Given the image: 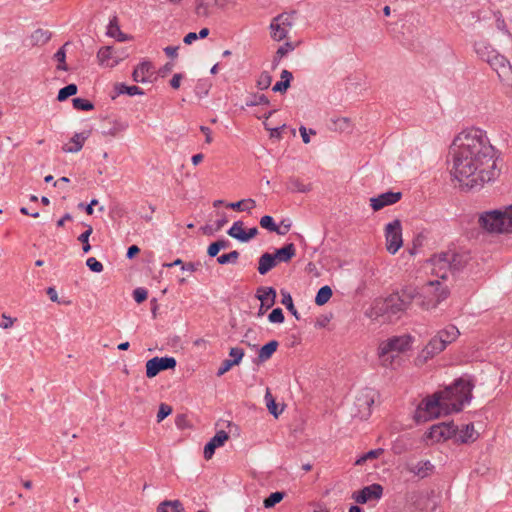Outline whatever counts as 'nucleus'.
<instances>
[{"instance_id": "nucleus-42", "label": "nucleus", "mask_w": 512, "mask_h": 512, "mask_svg": "<svg viewBox=\"0 0 512 512\" xmlns=\"http://www.w3.org/2000/svg\"><path fill=\"white\" fill-rule=\"evenodd\" d=\"M282 304L286 306V308L292 313L295 318H299L297 310L293 305V300L291 295L288 292L282 291Z\"/></svg>"}, {"instance_id": "nucleus-31", "label": "nucleus", "mask_w": 512, "mask_h": 512, "mask_svg": "<svg viewBox=\"0 0 512 512\" xmlns=\"http://www.w3.org/2000/svg\"><path fill=\"white\" fill-rule=\"evenodd\" d=\"M50 37L49 31L37 29L31 34V42L33 45H43L49 41Z\"/></svg>"}, {"instance_id": "nucleus-37", "label": "nucleus", "mask_w": 512, "mask_h": 512, "mask_svg": "<svg viewBox=\"0 0 512 512\" xmlns=\"http://www.w3.org/2000/svg\"><path fill=\"white\" fill-rule=\"evenodd\" d=\"M265 400H266V406H267L268 411L275 417H278V415L282 412V409L278 410L275 399L269 390L266 391Z\"/></svg>"}, {"instance_id": "nucleus-39", "label": "nucleus", "mask_w": 512, "mask_h": 512, "mask_svg": "<svg viewBox=\"0 0 512 512\" xmlns=\"http://www.w3.org/2000/svg\"><path fill=\"white\" fill-rule=\"evenodd\" d=\"M67 44H65L63 47H61L55 54H54V58L55 60L58 62V65H57V69L58 70H63V71H67L68 70V67L65 63V60H66V52H65V46Z\"/></svg>"}, {"instance_id": "nucleus-14", "label": "nucleus", "mask_w": 512, "mask_h": 512, "mask_svg": "<svg viewBox=\"0 0 512 512\" xmlns=\"http://www.w3.org/2000/svg\"><path fill=\"white\" fill-rule=\"evenodd\" d=\"M382 493L383 488L380 484H372L354 493L353 498L357 503L364 504L370 500L380 499Z\"/></svg>"}, {"instance_id": "nucleus-17", "label": "nucleus", "mask_w": 512, "mask_h": 512, "mask_svg": "<svg viewBox=\"0 0 512 512\" xmlns=\"http://www.w3.org/2000/svg\"><path fill=\"white\" fill-rule=\"evenodd\" d=\"M229 439V435L224 430L218 431L214 437L210 439V441L205 445L204 447V458L206 460H210L214 453L216 448L221 447L225 444V442Z\"/></svg>"}, {"instance_id": "nucleus-6", "label": "nucleus", "mask_w": 512, "mask_h": 512, "mask_svg": "<svg viewBox=\"0 0 512 512\" xmlns=\"http://www.w3.org/2000/svg\"><path fill=\"white\" fill-rule=\"evenodd\" d=\"M460 335L459 329L453 324H447L427 343L414 359L416 367H422L430 359L442 352L448 344L454 342Z\"/></svg>"}, {"instance_id": "nucleus-8", "label": "nucleus", "mask_w": 512, "mask_h": 512, "mask_svg": "<svg viewBox=\"0 0 512 512\" xmlns=\"http://www.w3.org/2000/svg\"><path fill=\"white\" fill-rule=\"evenodd\" d=\"M479 227L489 234L512 233V205L504 209L488 210L478 215Z\"/></svg>"}, {"instance_id": "nucleus-45", "label": "nucleus", "mask_w": 512, "mask_h": 512, "mask_svg": "<svg viewBox=\"0 0 512 512\" xmlns=\"http://www.w3.org/2000/svg\"><path fill=\"white\" fill-rule=\"evenodd\" d=\"M272 82V77L268 72H262L257 79V87L260 90L267 89Z\"/></svg>"}, {"instance_id": "nucleus-38", "label": "nucleus", "mask_w": 512, "mask_h": 512, "mask_svg": "<svg viewBox=\"0 0 512 512\" xmlns=\"http://www.w3.org/2000/svg\"><path fill=\"white\" fill-rule=\"evenodd\" d=\"M76 93H77V86L75 84H69L59 90L57 100L64 101L68 97L73 96Z\"/></svg>"}, {"instance_id": "nucleus-35", "label": "nucleus", "mask_w": 512, "mask_h": 512, "mask_svg": "<svg viewBox=\"0 0 512 512\" xmlns=\"http://www.w3.org/2000/svg\"><path fill=\"white\" fill-rule=\"evenodd\" d=\"M244 229H243V222L242 221H236L232 225V227L227 231L228 235L239 240L243 241L244 237Z\"/></svg>"}, {"instance_id": "nucleus-26", "label": "nucleus", "mask_w": 512, "mask_h": 512, "mask_svg": "<svg viewBox=\"0 0 512 512\" xmlns=\"http://www.w3.org/2000/svg\"><path fill=\"white\" fill-rule=\"evenodd\" d=\"M116 95L127 94L129 96L143 95L144 91L138 86H127L124 83L114 85Z\"/></svg>"}, {"instance_id": "nucleus-4", "label": "nucleus", "mask_w": 512, "mask_h": 512, "mask_svg": "<svg viewBox=\"0 0 512 512\" xmlns=\"http://www.w3.org/2000/svg\"><path fill=\"white\" fill-rule=\"evenodd\" d=\"M414 338L409 334L392 336L381 341L377 355L380 365L387 369H396L400 365V354L411 349Z\"/></svg>"}, {"instance_id": "nucleus-40", "label": "nucleus", "mask_w": 512, "mask_h": 512, "mask_svg": "<svg viewBox=\"0 0 512 512\" xmlns=\"http://www.w3.org/2000/svg\"><path fill=\"white\" fill-rule=\"evenodd\" d=\"M72 103H73V107L76 110L89 111L94 108V105L92 104V102H90L87 99H83V98H74L72 100Z\"/></svg>"}, {"instance_id": "nucleus-16", "label": "nucleus", "mask_w": 512, "mask_h": 512, "mask_svg": "<svg viewBox=\"0 0 512 512\" xmlns=\"http://www.w3.org/2000/svg\"><path fill=\"white\" fill-rule=\"evenodd\" d=\"M97 58L101 65H105L107 67H115L124 56L118 55L115 49L111 46H105L100 48L97 53Z\"/></svg>"}, {"instance_id": "nucleus-52", "label": "nucleus", "mask_w": 512, "mask_h": 512, "mask_svg": "<svg viewBox=\"0 0 512 512\" xmlns=\"http://www.w3.org/2000/svg\"><path fill=\"white\" fill-rule=\"evenodd\" d=\"M290 228H291V221L283 220V221H281V225L278 226V231H276V233L278 235H285L286 233H288Z\"/></svg>"}, {"instance_id": "nucleus-54", "label": "nucleus", "mask_w": 512, "mask_h": 512, "mask_svg": "<svg viewBox=\"0 0 512 512\" xmlns=\"http://www.w3.org/2000/svg\"><path fill=\"white\" fill-rule=\"evenodd\" d=\"M299 131H300V134H301L302 140H303V142H304L305 144H308V143L310 142V137H309V135H310V134H312V135H314V134H315V131H314V130H312V129H310V130H309V133H308L307 129H306L304 126H301V127H300V129H299Z\"/></svg>"}, {"instance_id": "nucleus-57", "label": "nucleus", "mask_w": 512, "mask_h": 512, "mask_svg": "<svg viewBox=\"0 0 512 512\" xmlns=\"http://www.w3.org/2000/svg\"><path fill=\"white\" fill-rule=\"evenodd\" d=\"M258 234V229L256 227L250 228L247 232H244V237L242 242H248L250 239L254 238Z\"/></svg>"}, {"instance_id": "nucleus-19", "label": "nucleus", "mask_w": 512, "mask_h": 512, "mask_svg": "<svg viewBox=\"0 0 512 512\" xmlns=\"http://www.w3.org/2000/svg\"><path fill=\"white\" fill-rule=\"evenodd\" d=\"M434 469V465L426 460L408 465V471L421 478L427 477Z\"/></svg>"}, {"instance_id": "nucleus-49", "label": "nucleus", "mask_w": 512, "mask_h": 512, "mask_svg": "<svg viewBox=\"0 0 512 512\" xmlns=\"http://www.w3.org/2000/svg\"><path fill=\"white\" fill-rule=\"evenodd\" d=\"M229 355L230 357H232V359H230L235 365H238L241 361V359L243 358L244 356V351L243 349L241 348H238V347H234V348H231L230 349V352H229Z\"/></svg>"}, {"instance_id": "nucleus-29", "label": "nucleus", "mask_w": 512, "mask_h": 512, "mask_svg": "<svg viewBox=\"0 0 512 512\" xmlns=\"http://www.w3.org/2000/svg\"><path fill=\"white\" fill-rule=\"evenodd\" d=\"M296 48V44L292 42H286L283 45H281L274 56L273 59V66H277L279 61L285 57L288 53L292 52Z\"/></svg>"}, {"instance_id": "nucleus-36", "label": "nucleus", "mask_w": 512, "mask_h": 512, "mask_svg": "<svg viewBox=\"0 0 512 512\" xmlns=\"http://www.w3.org/2000/svg\"><path fill=\"white\" fill-rule=\"evenodd\" d=\"M285 496V493L284 492H274L272 494H270L269 497L265 498L264 501H263V505L265 508L269 509V508H272L274 507L276 504H278L279 502H281L283 500Z\"/></svg>"}, {"instance_id": "nucleus-25", "label": "nucleus", "mask_w": 512, "mask_h": 512, "mask_svg": "<svg viewBox=\"0 0 512 512\" xmlns=\"http://www.w3.org/2000/svg\"><path fill=\"white\" fill-rule=\"evenodd\" d=\"M157 512H185V510L179 500H165L158 505Z\"/></svg>"}, {"instance_id": "nucleus-33", "label": "nucleus", "mask_w": 512, "mask_h": 512, "mask_svg": "<svg viewBox=\"0 0 512 512\" xmlns=\"http://www.w3.org/2000/svg\"><path fill=\"white\" fill-rule=\"evenodd\" d=\"M332 296V289L329 286L321 287L315 297V303L319 306L326 304Z\"/></svg>"}, {"instance_id": "nucleus-64", "label": "nucleus", "mask_w": 512, "mask_h": 512, "mask_svg": "<svg viewBox=\"0 0 512 512\" xmlns=\"http://www.w3.org/2000/svg\"><path fill=\"white\" fill-rule=\"evenodd\" d=\"M292 78H293L292 73L289 72L288 70H283L281 72V80L287 81L289 86H290V82H291Z\"/></svg>"}, {"instance_id": "nucleus-30", "label": "nucleus", "mask_w": 512, "mask_h": 512, "mask_svg": "<svg viewBox=\"0 0 512 512\" xmlns=\"http://www.w3.org/2000/svg\"><path fill=\"white\" fill-rule=\"evenodd\" d=\"M277 347L278 343L276 341H270L262 346L258 353L259 360L262 362L268 360L276 351Z\"/></svg>"}, {"instance_id": "nucleus-21", "label": "nucleus", "mask_w": 512, "mask_h": 512, "mask_svg": "<svg viewBox=\"0 0 512 512\" xmlns=\"http://www.w3.org/2000/svg\"><path fill=\"white\" fill-rule=\"evenodd\" d=\"M296 254V249L293 243H289L284 247L277 249L273 255L276 264L277 263H287L289 262Z\"/></svg>"}, {"instance_id": "nucleus-55", "label": "nucleus", "mask_w": 512, "mask_h": 512, "mask_svg": "<svg viewBox=\"0 0 512 512\" xmlns=\"http://www.w3.org/2000/svg\"><path fill=\"white\" fill-rule=\"evenodd\" d=\"M289 88L287 81H279L273 86L274 92H285Z\"/></svg>"}, {"instance_id": "nucleus-5", "label": "nucleus", "mask_w": 512, "mask_h": 512, "mask_svg": "<svg viewBox=\"0 0 512 512\" xmlns=\"http://www.w3.org/2000/svg\"><path fill=\"white\" fill-rule=\"evenodd\" d=\"M474 51L479 59L490 65L501 81L506 83L512 82V65L488 41H476L474 43Z\"/></svg>"}, {"instance_id": "nucleus-3", "label": "nucleus", "mask_w": 512, "mask_h": 512, "mask_svg": "<svg viewBox=\"0 0 512 512\" xmlns=\"http://www.w3.org/2000/svg\"><path fill=\"white\" fill-rule=\"evenodd\" d=\"M448 289L443 286L438 279L431 280L421 289L418 296L414 288H405L401 294H391L385 299H376L369 308L366 309L365 315L371 319L379 317H392L398 312L406 309L408 302L414 298L426 309L434 308L442 300L448 296Z\"/></svg>"}, {"instance_id": "nucleus-59", "label": "nucleus", "mask_w": 512, "mask_h": 512, "mask_svg": "<svg viewBox=\"0 0 512 512\" xmlns=\"http://www.w3.org/2000/svg\"><path fill=\"white\" fill-rule=\"evenodd\" d=\"M220 249L216 242L211 243L208 246L207 253L210 257H215L219 253Z\"/></svg>"}, {"instance_id": "nucleus-9", "label": "nucleus", "mask_w": 512, "mask_h": 512, "mask_svg": "<svg viewBox=\"0 0 512 512\" xmlns=\"http://www.w3.org/2000/svg\"><path fill=\"white\" fill-rule=\"evenodd\" d=\"M293 26V15L283 13L274 17L270 23V35L274 41L284 40Z\"/></svg>"}, {"instance_id": "nucleus-47", "label": "nucleus", "mask_w": 512, "mask_h": 512, "mask_svg": "<svg viewBox=\"0 0 512 512\" xmlns=\"http://www.w3.org/2000/svg\"><path fill=\"white\" fill-rule=\"evenodd\" d=\"M86 265L89 267V269L95 273H101L103 271V265L101 262H99L94 257H89L86 260Z\"/></svg>"}, {"instance_id": "nucleus-48", "label": "nucleus", "mask_w": 512, "mask_h": 512, "mask_svg": "<svg viewBox=\"0 0 512 512\" xmlns=\"http://www.w3.org/2000/svg\"><path fill=\"white\" fill-rule=\"evenodd\" d=\"M171 413H172V407L167 405V404L162 403L159 406V410H158V413H157V421L161 422L167 416H169Z\"/></svg>"}, {"instance_id": "nucleus-58", "label": "nucleus", "mask_w": 512, "mask_h": 512, "mask_svg": "<svg viewBox=\"0 0 512 512\" xmlns=\"http://www.w3.org/2000/svg\"><path fill=\"white\" fill-rule=\"evenodd\" d=\"M199 39L198 33L189 32L183 39V42L187 45H191L194 41Z\"/></svg>"}, {"instance_id": "nucleus-10", "label": "nucleus", "mask_w": 512, "mask_h": 512, "mask_svg": "<svg viewBox=\"0 0 512 512\" xmlns=\"http://www.w3.org/2000/svg\"><path fill=\"white\" fill-rule=\"evenodd\" d=\"M385 238L387 251L391 254L397 253L403 244L400 220L396 219L386 225Z\"/></svg>"}, {"instance_id": "nucleus-18", "label": "nucleus", "mask_w": 512, "mask_h": 512, "mask_svg": "<svg viewBox=\"0 0 512 512\" xmlns=\"http://www.w3.org/2000/svg\"><path fill=\"white\" fill-rule=\"evenodd\" d=\"M479 437V433L475 430L472 423L463 425L460 429L456 427L455 442L461 444H469L475 442Z\"/></svg>"}, {"instance_id": "nucleus-28", "label": "nucleus", "mask_w": 512, "mask_h": 512, "mask_svg": "<svg viewBox=\"0 0 512 512\" xmlns=\"http://www.w3.org/2000/svg\"><path fill=\"white\" fill-rule=\"evenodd\" d=\"M107 34L110 37L116 38L118 41H125L126 35L120 30V27L117 23L116 17H114L112 20H110L108 28H107Z\"/></svg>"}, {"instance_id": "nucleus-34", "label": "nucleus", "mask_w": 512, "mask_h": 512, "mask_svg": "<svg viewBox=\"0 0 512 512\" xmlns=\"http://www.w3.org/2000/svg\"><path fill=\"white\" fill-rule=\"evenodd\" d=\"M383 452H384V450L382 448L370 450L367 453H365L362 456H360L355 461V465L360 466V465H363L364 463H366L368 460L376 459L379 456H381L383 454Z\"/></svg>"}, {"instance_id": "nucleus-20", "label": "nucleus", "mask_w": 512, "mask_h": 512, "mask_svg": "<svg viewBox=\"0 0 512 512\" xmlns=\"http://www.w3.org/2000/svg\"><path fill=\"white\" fill-rule=\"evenodd\" d=\"M257 293L261 307H265V310L269 309L274 304L276 291L272 287L259 288Z\"/></svg>"}, {"instance_id": "nucleus-22", "label": "nucleus", "mask_w": 512, "mask_h": 512, "mask_svg": "<svg viewBox=\"0 0 512 512\" xmlns=\"http://www.w3.org/2000/svg\"><path fill=\"white\" fill-rule=\"evenodd\" d=\"M276 265L273 255L270 253H264L259 258L258 272L261 275H265Z\"/></svg>"}, {"instance_id": "nucleus-61", "label": "nucleus", "mask_w": 512, "mask_h": 512, "mask_svg": "<svg viewBox=\"0 0 512 512\" xmlns=\"http://www.w3.org/2000/svg\"><path fill=\"white\" fill-rule=\"evenodd\" d=\"M200 130H201V132L203 134H205V137H206L205 141H206V143L210 144L213 141L212 136H211L210 128H208L206 126H201Z\"/></svg>"}, {"instance_id": "nucleus-56", "label": "nucleus", "mask_w": 512, "mask_h": 512, "mask_svg": "<svg viewBox=\"0 0 512 512\" xmlns=\"http://www.w3.org/2000/svg\"><path fill=\"white\" fill-rule=\"evenodd\" d=\"M178 46H167L164 48L165 54L170 58H175L178 56Z\"/></svg>"}, {"instance_id": "nucleus-32", "label": "nucleus", "mask_w": 512, "mask_h": 512, "mask_svg": "<svg viewBox=\"0 0 512 512\" xmlns=\"http://www.w3.org/2000/svg\"><path fill=\"white\" fill-rule=\"evenodd\" d=\"M288 188L292 192L306 193L312 189V186L310 183H303L299 178H291L288 182Z\"/></svg>"}, {"instance_id": "nucleus-11", "label": "nucleus", "mask_w": 512, "mask_h": 512, "mask_svg": "<svg viewBox=\"0 0 512 512\" xmlns=\"http://www.w3.org/2000/svg\"><path fill=\"white\" fill-rule=\"evenodd\" d=\"M456 435V426L452 423H438L432 425L426 434V438L431 440L432 443L446 441Z\"/></svg>"}, {"instance_id": "nucleus-60", "label": "nucleus", "mask_w": 512, "mask_h": 512, "mask_svg": "<svg viewBox=\"0 0 512 512\" xmlns=\"http://www.w3.org/2000/svg\"><path fill=\"white\" fill-rule=\"evenodd\" d=\"M181 79H182V75L181 74H174L171 81H170V85L172 88L174 89H178L180 87V84H181Z\"/></svg>"}, {"instance_id": "nucleus-44", "label": "nucleus", "mask_w": 512, "mask_h": 512, "mask_svg": "<svg viewBox=\"0 0 512 512\" xmlns=\"http://www.w3.org/2000/svg\"><path fill=\"white\" fill-rule=\"evenodd\" d=\"M239 257L238 251L234 250L227 254H222L217 258V262L221 265L227 263H235Z\"/></svg>"}, {"instance_id": "nucleus-15", "label": "nucleus", "mask_w": 512, "mask_h": 512, "mask_svg": "<svg viewBox=\"0 0 512 512\" xmlns=\"http://www.w3.org/2000/svg\"><path fill=\"white\" fill-rule=\"evenodd\" d=\"M402 197L400 192H385L370 199V205L374 211H379L388 205L397 203Z\"/></svg>"}, {"instance_id": "nucleus-51", "label": "nucleus", "mask_w": 512, "mask_h": 512, "mask_svg": "<svg viewBox=\"0 0 512 512\" xmlns=\"http://www.w3.org/2000/svg\"><path fill=\"white\" fill-rule=\"evenodd\" d=\"M234 365H235V364H234L230 359H225V360L221 363V365H220V367H219V369H218V371H217V376H222V375H224V374H225L226 372H228V371H229V370H230Z\"/></svg>"}, {"instance_id": "nucleus-27", "label": "nucleus", "mask_w": 512, "mask_h": 512, "mask_svg": "<svg viewBox=\"0 0 512 512\" xmlns=\"http://www.w3.org/2000/svg\"><path fill=\"white\" fill-rule=\"evenodd\" d=\"M256 202L254 199H243L238 202H231L227 204L228 208L237 210V211H248L250 212L253 208H255Z\"/></svg>"}, {"instance_id": "nucleus-13", "label": "nucleus", "mask_w": 512, "mask_h": 512, "mask_svg": "<svg viewBox=\"0 0 512 512\" xmlns=\"http://www.w3.org/2000/svg\"><path fill=\"white\" fill-rule=\"evenodd\" d=\"M154 66L150 61H142L132 72V79L137 83H151L154 76Z\"/></svg>"}, {"instance_id": "nucleus-12", "label": "nucleus", "mask_w": 512, "mask_h": 512, "mask_svg": "<svg viewBox=\"0 0 512 512\" xmlns=\"http://www.w3.org/2000/svg\"><path fill=\"white\" fill-rule=\"evenodd\" d=\"M176 364L174 357H154L146 362V376L153 378L162 370L174 369Z\"/></svg>"}, {"instance_id": "nucleus-2", "label": "nucleus", "mask_w": 512, "mask_h": 512, "mask_svg": "<svg viewBox=\"0 0 512 512\" xmlns=\"http://www.w3.org/2000/svg\"><path fill=\"white\" fill-rule=\"evenodd\" d=\"M474 383L468 376L456 379L451 385L424 398L414 414L416 422H427L435 418L459 412L472 399Z\"/></svg>"}, {"instance_id": "nucleus-23", "label": "nucleus", "mask_w": 512, "mask_h": 512, "mask_svg": "<svg viewBox=\"0 0 512 512\" xmlns=\"http://www.w3.org/2000/svg\"><path fill=\"white\" fill-rule=\"evenodd\" d=\"M86 138L87 137L84 135V133H76L71 138L70 144H66L63 147V150L68 153L79 152L82 149Z\"/></svg>"}, {"instance_id": "nucleus-46", "label": "nucleus", "mask_w": 512, "mask_h": 512, "mask_svg": "<svg viewBox=\"0 0 512 512\" xmlns=\"http://www.w3.org/2000/svg\"><path fill=\"white\" fill-rule=\"evenodd\" d=\"M260 226L271 232L276 233V231H278V226L274 223L273 218L269 215H265L260 219Z\"/></svg>"}, {"instance_id": "nucleus-41", "label": "nucleus", "mask_w": 512, "mask_h": 512, "mask_svg": "<svg viewBox=\"0 0 512 512\" xmlns=\"http://www.w3.org/2000/svg\"><path fill=\"white\" fill-rule=\"evenodd\" d=\"M93 229L91 226H88V229L84 231L80 236L78 237V241H80L83 244L82 250L84 253H88L91 250V246L89 244V237L92 234Z\"/></svg>"}, {"instance_id": "nucleus-63", "label": "nucleus", "mask_w": 512, "mask_h": 512, "mask_svg": "<svg viewBox=\"0 0 512 512\" xmlns=\"http://www.w3.org/2000/svg\"><path fill=\"white\" fill-rule=\"evenodd\" d=\"M139 251H140V249H139V247H138V246H136V245H132V246H130V247L128 248L126 256H127V258L131 259V258H133L136 254H138V253H139Z\"/></svg>"}, {"instance_id": "nucleus-1", "label": "nucleus", "mask_w": 512, "mask_h": 512, "mask_svg": "<svg viewBox=\"0 0 512 512\" xmlns=\"http://www.w3.org/2000/svg\"><path fill=\"white\" fill-rule=\"evenodd\" d=\"M451 173L463 186L470 189L482 187L495 180L500 174L496 150L486 131L480 128H467L453 140Z\"/></svg>"}, {"instance_id": "nucleus-24", "label": "nucleus", "mask_w": 512, "mask_h": 512, "mask_svg": "<svg viewBox=\"0 0 512 512\" xmlns=\"http://www.w3.org/2000/svg\"><path fill=\"white\" fill-rule=\"evenodd\" d=\"M213 7H217L213 0H196L195 14L197 17H208Z\"/></svg>"}, {"instance_id": "nucleus-50", "label": "nucleus", "mask_w": 512, "mask_h": 512, "mask_svg": "<svg viewBox=\"0 0 512 512\" xmlns=\"http://www.w3.org/2000/svg\"><path fill=\"white\" fill-rule=\"evenodd\" d=\"M147 296H148V292L144 288H137L133 292L134 300L137 303H141V302L145 301L147 299Z\"/></svg>"}, {"instance_id": "nucleus-7", "label": "nucleus", "mask_w": 512, "mask_h": 512, "mask_svg": "<svg viewBox=\"0 0 512 512\" xmlns=\"http://www.w3.org/2000/svg\"><path fill=\"white\" fill-rule=\"evenodd\" d=\"M469 260L470 256L465 252H441L430 259L431 274L439 279H447L449 274H453L465 267Z\"/></svg>"}, {"instance_id": "nucleus-53", "label": "nucleus", "mask_w": 512, "mask_h": 512, "mask_svg": "<svg viewBox=\"0 0 512 512\" xmlns=\"http://www.w3.org/2000/svg\"><path fill=\"white\" fill-rule=\"evenodd\" d=\"M268 320H284L283 311L281 308H275L268 316Z\"/></svg>"}, {"instance_id": "nucleus-43", "label": "nucleus", "mask_w": 512, "mask_h": 512, "mask_svg": "<svg viewBox=\"0 0 512 512\" xmlns=\"http://www.w3.org/2000/svg\"><path fill=\"white\" fill-rule=\"evenodd\" d=\"M269 100L264 94L252 95L247 101V106L268 105Z\"/></svg>"}, {"instance_id": "nucleus-62", "label": "nucleus", "mask_w": 512, "mask_h": 512, "mask_svg": "<svg viewBox=\"0 0 512 512\" xmlns=\"http://www.w3.org/2000/svg\"><path fill=\"white\" fill-rule=\"evenodd\" d=\"M48 297L50 298L51 301L53 302H57L58 301V294H57V291L54 287H49L46 291Z\"/></svg>"}]
</instances>
